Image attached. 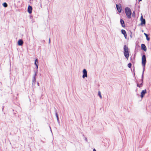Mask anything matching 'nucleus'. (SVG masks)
<instances>
[{
	"label": "nucleus",
	"instance_id": "obj_1",
	"mask_svg": "<svg viewBox=\"0 0 151 151\" xmlns=\"http://www.w3.org/2000/svg\"><path fill=\"white\" fill-rule=\"evenodd\" d=\"M124 54L125 58L127 60L128 59L129 56V48L128 46L126 45H124Z\"/></svg>",
	"mask_w": 151,
	"mask_h": 151
},
{
	"label": "nucleus",
	"instance_id": "obj_2",
	"mask_svg": "<svg viewBox=\"0 0 151 151\" xmlns=\"http://www.w3.org/2000/svg\"><path fill=\"white\" fill-rule=\"evenodd\" d=\"M125 12L128 18L130 19L132 14L130 9L128 7H127L125 9Z\"/></svg>",
	"mask_w": 151,
	"mask_h": 151
},
{
	"label": "nucleus",
	"instance_id": "obj_3",
	"mask_svg": "<svg viewBox=\"0 0 151 151\" xmlns=\"http://www.w3.org/2000/svg\"><path fill=\"white\" fill-rule=\"evenodd\" d=\"M146 62V57L145 55H143L142 57V65L143 67V70L144 72L145 70V67Z\"/></svg>",
	"mask_w": 151,
	"mask_h": 151
},
{
	"label": "nucleus",
	"instance_id": "obj_4",
	"mask_svg": "<svg viewBox=\"0 0 151 151\" xmlns=\"http://www.w3.org/2000/svg\"><path fill=\"white\" fill-rule=\"evenodd\" d=\"M83 75L82 77L83 78H84L85 77H87L88 76L87 71L86 70L84 69L83 70Z\"/></svg>",
	"mask_w": 151,
	"mask_h": 151
},
{
	"label": "nucleus",
	"instance_id": "obj_5",
	"mask_svg": "<svg viewBox=\"0 0 151 151\" xmlns=\"http://www.w3.org/2000/svg\"><path fill=\"white\" fill-rule=\"evenodd\" d=\"M140 20L141 21V24L142 25L145 24V19L143 18L142 16L141 17Z\"/></svg>",
	"mask_w": 151,
	"mask_h": 151
},
{
	"label": "nucleus",
	"instance_id": "obj_6",
	"mask_svg": "<svg viewBox=\"0 0 151 151\" xmlns=\"http://www.w3.org/2000/svg\"><path fill=\"white\" fill-rule=\"evenodd\" d=\"M146 93V89H145L142 91V92H141L140 96L142 98L144 97V95Z\"/></svg>",
	"mask_w": 151,
	"mask_h": 151
},
{
	"label": "nucleus",
	"instance_id": "obj_7",
	"mask_svg": "<svg viewBox=\"0 0 151 151\" xmlns=\"http://www.w3.org/2000/svg\"><path fill=\"white\" fill-rule=\"evenodd\" d=\"M32 6L29 5L28 7V12L29 13L31 14L32 12Z\"/></svg>",
	"mask_w": 151,
	"mask_h": 151
},
{
	"label": "nucleus",
	"instance_id": "obj_8",
	"mask_svg": "<svg viewBox=\"0 0 151 151\" xmlns=\"http://www.w3.org/2000/svg\"><path fill=\"white\" fill-rule=\"evenodd\" d=\"M141 48L142 50H144L145 51H146L147 50V48L144 44H141Z\"/></svg>",
	"mask_w": 151,
	"mask_h": 151
},
{
	"label": "nucleus",
	"instance_id": "obj_9",
	"mask_svg": "<svg viewBox=\"0 0 151 151\" xmlns=\"http://www.w3.org/2000/svg\"><path fill=\"white\" fill-rule=\"evenodd\" d=\"M121 32H122V33L124 35L125 38L126 39L127 35L126 32V31H125V30H124V29H122L121 30Z\"/></svg>",
	"mask_w": 151,
	"mask_h": 151
},
{
	"label": "nucleus",
	"instance_id": "obj_10",
	"mask_svg": "<svg viewBox=\"0 0 151 151\" xmlns=\"http://www.w3.org/2000/svg\"><path fill=\"white\" fill-rule=\"evenodd\" d=\"M120 23L122 27H125V25L124 24V21L122 19H120Z\"/></svg>",
	"mask_w": 151,
	"mask_h": 151
},
{
	"label": "nucleus",
	"instance_id": "obj_11",
	"mask_svg": "<svg viewBox=\"0 0 151 151\" xmlns=\"http://www.w3.org/2000/svg\"><path fill=\"white\" fill-rule=\"evenodd\" d=\"M116 7L117 8V9L118 11V12L119 13H121V7L119 6L118 4L116 5Z\"/></svg>",
	"mask_w": 151,
	"mask_h": 151
},
{
	"label": "nucleus",
	"instance_id": "obj_12",
	"mask_svg": "<svg viewBox=\"0 0 151 151\" xmlns=\"http://www.w3.org/2000/svg\"><path fill=\"white\" fill-rule=\"evenodd\" d=\"M55 115L56 117L57 121L58 122V123H59L60 122L59 121V117H58V114L57 113V112L56 110H55Z\"/></svg>",
	"mask_w": 151,
	"mask_h": 151
},
{
	"label": "nucleus",
	"instance_id": "obj_13",
	"mask_svg": "<svg viewBox=\"0 0 151 151\" xmlns=\"http://www.w3.org/2000/svg\"><path fill=\"white\" fill-rule=\"evenodd\" d=\"M18 45L19 46H22L23 43L22 40L21 39L19 40L18 41Z\"/></svg>",
	"mask_w": 151,
	"mask_h": 151
},
{
	"label": "nucleus",
	"instance_id": "obj_14",
	"mask_svg": "<svg viewBox=\"0 0 151 151\" xmlns=\"http://www.w3.org/2000/svg\"><path fill=\"white\" fill-rule=\"evenodd\" d=\"M34 72L35 73V74L33 75V78H36L37 74L38 73V70L37 69H36L35 70H34Z\"/></svg>",
	"mask_w": 151,
	"mask_h": 151
},
{
	"label": "nucleus",
	"instance_id": "obj_15",
	"mask_svg": "<svg viewBox=\"0 0 151 151\" xmlns=\"http://www.w3.org/2000/svg\"><path fill=\"white\" fill-rule=\"evenodd\" d=\"M144 34L145 35V37H146L147 40L148 41H149L150 40V38L149 37H148V35L145 33H144Z\"/></svg>",
	"mask_w": 151,
	"mask_h": 151
},
{
	"label": "nucleus",
	"instance_id": "obj_16",
	"mask_svg": "<svg viewBox=\"0 0 151 151\" xmlns=\"http://www.w3.org/2000/svg\"><path fill=\"white\" fill-rule=\"evenodd\" d=\"M141 78H141L142 83H140V85H141V86H142L143 85V78H144V75H142Z\"/></svg>",
	"mask_w": 151,
	"mask_h": 151
},
{
	"label": "nucleus",
	"instance_id": "obj_17",
	"mask_svg": "<svg viewBox=\"0 0 151 151\" xmlns=\"http://www.w3.org/2000/svg\"><path fill=\"white\" fill-rule=\"evenodd\" d=\"M36 78H33L32 80V84H35V83L36 81Z\"/></svg>",
	"mask_w": 151,
	"mask_h": 151
},
{
	"label": "nucleus",
	"instance_id": "obj_18",
	"mask_svg": "<svg viewBox=\"0 0 151 151\" xmlns=\"http://www.w3.org/2000/svg\"><path fill=\"white\" fill-rule=\"evenodd\" d=\"M98 95L99 96V97H100V98H101V99H102V96H101V92L99 91V92H98Z\"/></svg>",
	"mask_w": 151,
	"mask_h": 151
},
{
	"label": "nucleus",
	"instance_id": "obj_19",
	"mask_svg": "<svg viewBox=\"0 0 151 151\" xmlns=\"http://www.w3.org/2000/svg\"><path fill=\"white\" fill-rule=\"evenodd\" d=\"M38 63V60L37 59H36L35 62V64L36 65L37 64V63Z\"/></svg>",
	"mask_w": 151,
	"mask_h": 151
},
{
	"label": "nucleus",
	"instance_id": "obj_20",
	"mask_svg": "<svg viewBox=\"0 0 151 151\" xmlns=\"http://www.w3.org/2000/svg\"><path fill=\"white\" fill-rule=\"evenodd\" d=\"M3 6L5 7H6L8 5L6 3L4 2L3 4Z\"/></svg>",
	"mask_w": 151,
	"mask_h": 151
},
{
	"label": "nucleus",
	"instance_id": "obj_21",
	"mask_svg": "<svg viewBox=\"0 0 151 151\" xmlns=\"http://www.w3.org/2000/svg\"><path fill=\"white\" fill-rule=\"evenodd\" d=\"M136 83H137V87H139V88H141V87L142 86H141V85H140H140H139L138 84V82L137 81H136Z\"/></svg>",
	"mask_w": 151,
	"mask_h": 151
},
{
	"label": "nucleus",
	"instance_id": "obj_22",
	"mask_svg": "<svg viewBox=\"0 0 151 151\" xmlns=\"http://www.w3.org/2000/svg\"><path fill=\"white\" fill-rule=\"evenodd\" d=\"M135 12L134 11L132 13V17H135Z\"/></svg>",
	"mask_w": 151,
	"mask_h": 151
},
{
	"label": "nucleus",
	"instance_id": "obj_23",
	"mask_svg": "<svg viewBox=\"0 0 151 151\" xmlns=\"http://www.w3.org/2000/svg\"><path fill=\"white\" fill-rule=\"evenodd\" d=\"M128 66L129 68H130L132 66V64L130 63H129L128 64Z\"/></svg>",
	"mask_w": 151,
	"mask_h": 151
},
{
	"label": "nucleus",
	"instance_id": "obj_24",
	"mask_svg": "<svg viewBox=\"0 0 151 151\" xmlns=\"http://www.w3.org/2000/svg\"><path fill=\"white\" fill-rule=\"evenodd\" d=\"M36 65V69H37V70H38V64L36 65Z\"/></svg>",
	"mask_w": 151,
	"mask_h": 151
},
{
	"label": "nucleus",
	"instance_id": "obj_25",
	"mask_svg": "<svg viewBox=\"0 0 151 151\" xmlns=\"http://www.w3.org/2000/svg\"><path fill=\"white\" fill-rule=\"evenodd\" d=\"M85 140L86 142L87 141V139L86 137H85Z\"/></svg>",
	"mask_w": 151,
	"mask_h": 151
},
{
	"label": "nucleus",
	"instance_id": "obj_26",
	"mask_svg": "<svg viewBox=\"0 0 151 151\" xmlns=\"http://www.w3.org/2000/svg\"><path fill=\"white\" fill-rule=\"evenodd\" d=\"M50 38H49V44H50Z\"/></svg>",
	"mask_w": 151,
	"mask_h": 151
},
{
	"label": "nucleus",
	"instance_id": "obj_27",
	"mask_svg": "<svg viewBox=\"0 0 151 151\" xmlns=\"http://www.w3.org/2000/svg\"><path fill=\"white\" fill-rule=\"evenodd\" d=\"M93 151H96V149H93Z\"/></svg>",
	"mask_w": 151,
	"mask_h": 151
},
{
	"label": "nucleus",
	"instance_id": "obj_28",
	"mask_svg": "<svg viewBox=\"0 0 151 151\" xmlns=\"http://www.w3.org/2000/svg\"><path fill=\"white\" fill-rule=\"evenodd\" d=\"M144 70H143L142 73V75H144Z\"/></svg>",
	"mask_w": 151,
	"mask_h": 151
},
{
	"label": "nucleus",
	"instance_id": "obj_29",
	"mask_svg": "<svg viewBox=\"0 0 151 151\" xmlns=\"http://www.w3.org/2000/svg\"><path fill=\"white\" fill-rule=\"evenodd\" d=\"M37 85L39 86V83L38 82H37Z\"/></svg>",
	"mask_w": 151,
	"mask_h": 151
},
{
	"label": "nucleus",
	"instance_id": "obj_30",
	"mask_svg": "<svg viewBox=\"0 0 151 151\" xmlns=\"http://www.w3.org/2000/svg\"><path fill=\"white\" fill-rule=\"evenodd\" d=\"M4 106H3V108H2V111L3 110H4Z\"/></svg>",
	"mask_w": 151,
	"mask_h": 151
},
{
	"label": "nucleus",
	"instance_id": "obj_31",
	"mask_svg": "<svg viewBox=\"0 0 151 151\" xmlns=\"http://www.w3.org/2000/svg\"><path fill=\"white\" fill-rule=\"evenodd\" d=\"M139 1H142V0H138Z\"/></svg>",
	"mask_w": 151,
	"mask_h": 151
},
{
	"label": "nucleus",
	"instance_id": "obj_32",
	"mask_svg": "<svg viewBox=\"0 0 151 151\" xmlns=\"http://www.w3.org/2000/svg\"><path fill=\"white\" fill-rule=\"evenodd\" d=\"M50 127V130H51V131L52 132L51 129V127Z\"/></svg>",
	"mask_w": 151,
	"mask_h": 151
},
{
	"label": "nucleus",
	"instance_id": "obj_33",
	"mask_svg": "<svg viewBox=\"0 0 151 151\" xmlns=\"http://www.w3.org/2000/svg\"><path fill=\"white\" fill-rule=\"evenodd\" d=\"M134 76H135V73H134Z\"/></svg>",
	"mask_w": 151,
	"mask_h": 151
},
{
	"label": "nucleus",
	"instance_id": "obj_34",
	"mask_svg": "<svg viewBox=\"0 0 151 151\" xmlns=\"http://www.w3.org/2000/svg\"><path fill=\"white\" fill-rule=\"evenodd\" d=\"M140 82H141V83H142L141 80L140 81Z\"/></svg>",
	"mask_w": 151,
	"mask_h": 151
}]
</instances>
